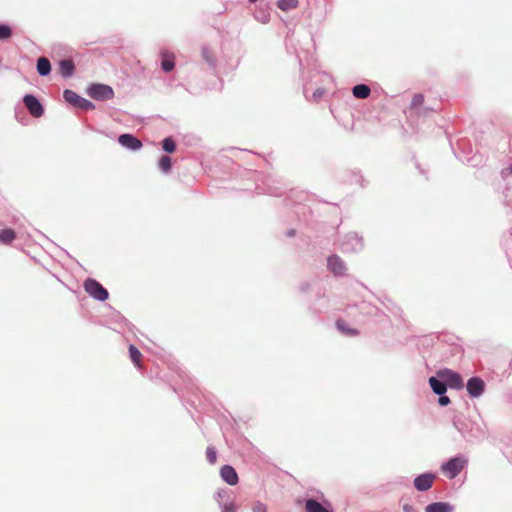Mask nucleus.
I'll list each match as a JSON object with an SVG mask.
<instances>
[{
  "label": "nucleus",
  "mask_w": 512,
  "mask_h": 512,
  "mask_svg": "<svg viewBox=\"0 0 512 512\" xmlns=\"http://www.w3.org/2000/svg\"><path fill=\"white\" fill-rule=\"evenodd\" d=\"M336 326L343 334H345L347 336L358 335V331L354 328L348 327L347 323L342 319L337 320Z\"/></svg>",
  "instance_id": "obj_20"
},
{
  "label": "nucleus",
  "mask_w": 512,
  "mask_h": 512,
  "mask_svg": "<svg viewBox=\"0 0 512 512\" xmlns=\"http://www.w3.org/2000/svg\"><path fill=\"white\" fill-rule=\"evenodd\" d=\"M221 478L229 485L234 486L238 483L239 478L236 470L231 465H224L220 469Z\"/></svg>",
  "instance_id": "obj_9"
},
{
  "label": "nucleus",
  "mask_w": 512,
  "mask_h": 512,
  "mask_svg": "<svg viewBox=\"0 0 512 512\" xmlns=\"http://www.w3.org/2000/svg\"><path fill=\"white\" fill-rule=\"evenodd\" d=\"M162 147L168 153H173L176 150V144L172 138H165Z\"/></svg>",
  "instance_id": "obj_24"
},
{
  "label": "nucleus",
  "mask_w": 512,
  "mask_h": 512,
  "mask_svg": "<svg viewBox=\"0 0 512 512\" xmlns=\"http://www.w3.org/2000/svg\"><path fill=\"white\" fill-rule=\"evenodd\" d=\"M429 384L433 390V392L437 395H443L447 390V385L445 381H440L436 377L429 378Z\"/></svg>",
  "instance_id": "obj_14"
},
{
  "label": "nucleus",
  "mask_w": 512,
  "mask_h": 512,
  "mask_svg": "<svg viewBox=\"0 0 512 512\" xmlns=\"http://www.w3.org/2000/svg\"><path fill=\"white\" fill-rule=\"evenodd\" d=\"M63 96L68 103L75 107L84 110H93L95 108L94 104L91 101L79 96L76 92L72 90H65Z\"/></svg>",
  "instance_id": "obj_4"
},
{
  "label": "nucleus",
  "mask_w": 512,
  "mask_h": 512,
  "mask_svg": "<svg viewBox=\"0 0 512 512\" xmlns=\"http://www.w3.org/2000/svg\"><path fill=\"white\" fill-rule=\"evenodd\" d=\"M314 95H322V92H314Z\"/></svg>",
  "instance_id": "obj_34"
},
{
  "label": "nucleus",
  "mask_w": 512,
  "mask_h": 512,
  "mask_svg": "<svg viewBox=\"0 0 512 512\" xmlns=\"http://www.w3.org/2000/svg\"><path fill=\"white\" fill-rule=\"evenodd\" d=\"M484 381L479 377H472L467 382V391L472 397H479L484 392Z\"/></svg>",
  "instance_id": "obj_8"
},
{
  "label": "nucleus",
  "mask_w": 512,
  "mask_h": 512,
  "mask_svg": "<svg viewBox=\"0 0 512 512\" xmlns=\"http://www.w3.org/2000/svg\"><path fill=\"white\" fill-rule=\"evenodd\" d=\"M439 399H438V403L441 405V406H447L449 403H450V398L448 396H445L444 394L443 395H439Z\"/></svg>",
  "instance_id": "obj_29"
},
{
  "label": "nucleus",
  "mask_w": 512,
  "mask_h": 512,
  "mask_svg": "<svg viewBox=\"0 0 512 512\" xmlns=\"http://www.w3.org/2000/svg\"><path fill=\"white\" fill-rule=\"evenodd\" d=\"M466 464L467 459L454 457L442 465V471L449 479H453L463 470Z\"/></svg>",
  "instance_id": "obj_2"
},
{
  "label": "nucleus",
  "mask_w": 512,
  "mask_h": 512,
  "mask_svg": "<svg viewBox=\"0 0 512 512\" xmlns=\"http://www.w3.org/2000/svg\"><path fill=\"white\" fill-rule=\"evenodd\" d=\"M23 102H24L26 108L28 109L29 113L33 117L39 118L43 115V113H44L43 106L35 96H33L31 94H27L24 96Z\"/></svg>",
  "instance_id": "obj_6"
},
{
  "label": "nucleus",
  "mask_w": 512,
  "mask_h": 512,
  "mask_svg": "<svg viewBox=\"0 0 512 512\" xmlns=\"http://www.w3.org/2000/svg\"><path fill=\"white\" fill-rule=\"evenodd\" d=\"M314 95H322V92H314Z\"/></svg>",
  "instance_id": "obj_33"
},
{
  "label": "nucleus",
  "mask_w": 512,
  "mask_h": 512,
  "mask_svg": "<svg viewBox=\"0 0 512 512\" xmlns=\"http://www.w3.org/2000/svg\"><path fill=\"white\" fill-rule=\"evenodd\" d=\"M83 287L91 297L98 301H105L109 297L108 291L95 279H86Z\"/></svg>",
  "instance_id": "obj_1"
},
{
  "label": "nucleus",
  "mask_w": 512,
  "mask_h": 512,
  "mask_svg": "<svg viewBox=\"0 0 512 512\" xmlns=\"http://www.w3.org/2000/svg\"><path fill=\"white\" fill-rule=\"evenodd\" d=\"M501 174H502L503 177H507L509 175H512V163L510 164L509 167L503 169Z\"/></svg>",
  "instance_id": "obj_30"
},
{
  "label": "nucleus",
  "mask_w": 512,
  "mask_h": 512,
  "mask_svg": "<svg viewBox=\"0 0 512 512\" xmlns=\"http://www.w3.org/2000/svg\"><path fill=\"white\" fill-rule=\"evenodd\" d=\"M12 35V31L10 27L6 25H0V40H5L10 38Z\"/></svg>",
  "instance_id": "obj_26"
},
{
  "label": "nucleus",
  "mask_w": 512,
  "mask_h": 512,
  "mask_svg": "<svg viewBox=\"0 0 512 512\" xmlns=\"http://www.w3.org/2000/svg\"><path fill=\"white\" fill-rule=\"evenodd\" d=\"M314 95H322V92H314Z\"/></svg>",
  "instance_id": "obj_35"
},
{
  "label": "nucleus",
  "mask_w": 512,
  "mask_h": 512,
  "mask_svg": "<svg viewBox=\"0 0 512 512\" xmlns=\"http://www.w3.org/2000/svg\"><path fill=\"white\" fill-rule=\"evenodd\" d=\"M435 478L432 473L421 474L415 478L414 486L418 491H426L432 487Z\"/></svg>",
  "instance_id": "obj_7"
},
{
  "label": "nucleus",
  "mask_w": 512,
  "mask_h": 512,
  "mask_svg": "<svg viewBox=\"0 0 512 512\" xmlns=\"http://www.w3.org/2000/svg\"><path fill=\"white\" fill-rule=\"evenodd\" d=\"M162 56V62H161V67L164 71L166 72H170L174 69L175 67V56L173 53H169V52H163L161 54Z\"/></svg>",
  "instance_id": "obj_12"
},
{
  "label": "nucleus",
  "mask_w": 512,
  "mask_h": 512,
  "mask_svg": "<svg viewBox=\"0 0 512 512\" xmlns=\"http://www.w3.org/2000/svg\"><path fill=\"white\" fill-rule=\"evenodd\" d=\"M306 512H329L320 502L314 499H308L305 503Z\"/></svg>",
  "instance_id": "obj_16"
},
{
  "label": "nucleus",
  "mask_w": 512,
  "mask_h": 512,
  "mask_svg": "<svg viewBox=\"0 0 512 512\" xmlns=\"http://www.w3.org/2000/svg\"><path fill=\"white\" fill-rule=\"evenodd\" d=\"M225 512H234V507H233V505L226 506V507H225Z\"/></svg>",
  "instance_id": "obj_32"
},
{
  "label": "nucleus",
  "mask_w": 512,
  "mask_h": 512,
  "mask_svg": "<svg viewBox=\"0 0 512 512\" xmlns=\"http://www.w3.org/2000/svg\"><path fill=\"white\" fill-rule=\"evenodd\" d=\"M171 158L168 156H162L159 160V167L165 173L169 172L171 169Z\"/></svg>",
  "instance_id": "obj_23"
},
{
  "label": "nucleus",
  "mask_w": 512,
  "mask_h": 512,
  "mask_svg": "<svg viewBox=\"0 0 512 512\" xmlns=\"http://www.w3.org/2000/svg\"><path fill=\"white\" fill-rule=\"evenodd\" d=\"M437 376L445 381L446 385L454 389H462L464 386L462 377L450 369H443L437 372Z\"/></svg>",
  "instance_id": "obj_3"
},
{
  "label": "nucleus",
  "mask_w": 512,
  "mask_h": 512,
  "mask_svg": "<svg viewBox=\"0 0 512 512\" xmlns=\"http://www.w3.org/2000/svg\"><path fill=\"white\" fill-rule=\"evenodd\" d=\"M37 71L40 75H48L51 71L50 61L46 57H40L37 61Z\"/></svg>",
  "instance_id": "obj_17"
},
{
  "label": "nucleus",
  "mask_w": 512,
  "mask_h": 512,
  "mask_svg": "<svg viewBox=\"0 0 512 512\" xmlns=\"http://www.w3.org/2000/svg\"><path fill=\"white\" fill-rule=\"evenodd\" d=\"M88 94L95 100H108L114 96L113 89L105 84H93L89 87Z\"/></svg>",
  "instance_id": "obj_5"
},
{
  "label": "nucleus",
  "mask_w": 512,
  "mask_h": 512,
  "mask_svg": "<svg viewBox=\"0 0 512 512\" xmlns=\"http://www.w3.org/2000/svg\"><path fill=\"white\" fill-rule=\"evenodd\" d=\"M328 268L335 275H344L346 271L344 262L336 255L330 256L328 258Z\"/></svg>",
  "instance_id": "obj_11"
},
{
  "label": "nucleus",
  "mask_w": 512,
  "mask_h": 512,
  "mask_svg": "<svg viewBox=\"0 0 512 512\" xmlns=\"http://www.w3.org/2000/svg\"><path fill=\"white\" fill-rule=\"evenodd\" d=\"M277 5L281 10L287 11V10L296 8L298 5V1L297 0H280Z\"/></svg>",
  "instance_id": "obj_22"
},
{
  "label": "nucleus",
  "mask_w": 512,
  "mask_h": 512,
  "mask_svg": "<svg viewBox=\"0 0 512 512\" xmlns=\"http://www.w3.org/2000/svg\"><path fill=\"white\" fill-rule=\"evenodd\" d=\"M370 88L365 84H358L353 87L352 93L356 98L365 99L370 95Z\"/></svg>",
  "instance_id": "obj_18"
},
{
  "label": "nucleus",
  "mask_w": 512,
  "mask_h": 512,
  "mask_svg": "<svg viewBox=\"0 0 512 512\" xmlns=\"http://www.w3.org/2000/svg\"><path fill=\"white\" fill-rule=\"evenodd\" d=\"M253 512H267V506L264 503L256 502L252 507Z\"/></svg>",
  "instance_id": "obj_28"
},
{
  "label": "nucleus",
  "mask_w": 512,
  "mask_h": 512,
  "mask_svg": "<svg viewBox=\"0 0 512 512\" xmlns=\"http://www.w3.org/2000/svg\"><path fill=\"white\" fill-rule=\"evenodd\" d=\"M118 141L122 146L132 150H138L142 147V142L131 134L120 135Z\"/></svg>",
  "instance_id": "obj_10"
},
{
  "label": "nucleus",
  "mask_w": 512,
  "mask_h": 512,
  "mask_svg": "<svg viewBox=\"0 0 512 512\" xmlns=\"http://www.w3.org/2000/svg\"><path fill=\"white\" fill-rule=\"evenodd\" d=\"M403 510L404 512H413V508L410 505H404Z\"/></svg>",
  "instance_id": "obj_31"
},
{
  "label": "nucleus",
  "mask_w": 512,
  "mask_h": 512,
  "mask_svg": "<svg viewBox=\"0 0 512 512\" xmlns=\"http://www.w3.org/2000/svg\"><path fill=\"white\" fill-rule=\"evenodd\" d=\"M251 3H255L257 0H249Z\"/></svg>",
  "instance_id": "obj_36"
},
{
  "label": "nucleus",
  "mask_w": 512,
  "mask_h": 512,
  "mask_svg": "<svg viewBox=\"0 0 512 512\" xmlns=\"http://www.w3.org/2000/svg\"><path fill=\"white\" fill-rule=\"evenodd\" d=\"M424 102V96L422 94H415L412 98V106L417 107L422 105Z\"/></svg>",
  "instance_id": "obj_27"
},
{
  "label": "nucleus",
  "mask_w": 512,
  "mask_h": 512,
  "mask_svg": "<svg viewBox=\"0 0 512 512\" xmlns=\"http://www.w3.org/2000/svg\"><path fill=\"white\" fill-rule=\"evenodd\" d=\"M16 238V233L12 229H3L0 231V242L9 244Z\"/></svg>",
  "instance_id": "obj_21"
},
{
  "label": "nucleus",
  "mask_w": 512,
  "mask_h": 512,
  "mask_svg": "<svg viewBox=\"0 0 512 512\" xmlns=\"http://www.w3.org/2000/svg\"><path fill=\"white\" fill-rule=\"evenodd\" d=\"M425 512H452V506L444 502H435L427 505Z\"/></svg>",
  "instance_id": "obj_15"
},
{
  "label": "nucleus",
  "mask_w": 512,
  "mask_h": 512,
  "mask_svg": "<svg viewBox=\"0 0 512 512\" xmlns=\"http://www.w3.org/2000/svg\"><path fill=\"white\" fill-rule=\"evenodd\" d=\"M75 65L72 60L64 59L59 62V71L63 77H70L73 75Z\"/></svg>",
  "instance_id": "obj_13"
},
{
  "label": "nucleus",
  "mask_w": 512,
  "mask_h": 512,
  "mask_svg": "<svg viewBox=\"0 0 512 512\" xmlns=\"http://www.w3.org/2000/svg\"><path fill=\"white\" fill-rule=\"evenodd\" d=\"M129 354H130V358H131L132 362L134 363V365L138 368H141L142 367V365H141L142 353L134 345H130L129 346Z\"/></svg>",
  "instance_id": "obj_19"
},
{
  "label": "nucleus",
  "mask_w": 512,
  "mask_h": 512,
  "mask_svg": "<svg viewBox=\"0 0 512 512\" xmlns=\"http://www.w3.org/2000/svg\"><path fill=\"white\" fill-rule=\"evenodd\" d=\"M206 458L211 464H215L217 460V453L214 447H208L206 450Z\"/></svg>",
  "instance_id": "obj_25"
}]
</instances>
